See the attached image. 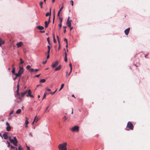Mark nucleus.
<instances>
[{"instance_id":"9","label":"nucleus","mask_w":150,"mask_h":150,"mask_svg":"<svg viewBox=\"0 0 150 150\" xmlns=\"http://www.w3.org/2000/svg\"><path fill=\"white\" fill-rule=\"evenodd\" d=\"M71 20H70V21H67V26L69 27H70L71 26Z\"/></svg>"},{"instance_id":"29","label":"nucleus","mask_w":150,"mask_h":150,"mask_svg":"<svg viewBox=\"0 0 150 150\" xmlns=\"http://www.w3.org/2000/svg\"><path fill=\"white\" fill-rule=\"evenodd\" d=\"M57 90V89H56L54 91H53V92H50V93L51 94V95H53V94H54L56 92Z\"/></svg>"},{"instance_id":"8","label":"nucleus","mask_w":150,"mask_h":150,"mask_svg":"<svg viewBox=\"0 0 150 150\" xmlns=\"http://www.w3.org/2000/svg\"><path fill=\"white\" fill-rule=\"evenodd\" d=\"M3 137H4V139H7L8 138V137L7 134L6 133H4L3 134Z\"/></svg>"},{"instance_id":"13","label":"nucleus","mask_w":150,"mask_h":150,"mask_svg":"<svg viewBox=\"0 0 150 150\" xmlns=\"http://www.w3.org/2000/svg\"><path fill=\"white\" fill-rule=\"evenodd\" d=\"M37 28L39 30H42L44 29V27L41 26H38L37 27Z\"/></svg>"},{"instance_id":"57","label":"nucleus","mask_w":150,"mask_h":150,"mask_svg":"<svg viewBox=\"0 0 150 150\" xmlns=\"http://www.w3.org/2000/svg\"><path fill=\"white\" fill-rule=\"evenodd\" d=\"M29 134L30 135V136L31 137H33V134H32V133H31V132L30 133H29Z\"/></svg>"},{"instance_id":"45","label":"nucleus","mask_w":150,"mask_h":150,"mask_svg":"<svg viewBox=\"0 0 150 150\" xmlns=\"http://www.w3.org/2000/svg\"><path fill=\"white\" fill-rule=\"evenodd\" d=\"M64 41L66 42V43L67 44V39L66 38H65L64 39Z\"/></svg>"},{"instance_id":"16","label":"nucleus","mask_w":150,"mask_h":150,"mask_svg":"<svg viewBox=\"0 0 150 150\" xmlns=\"http://www.w3.org/2000/svg\"><path fill=\"white\" fill-rule=\"evenodd\" d=\"M61 68V66L59 65L58 67H57L56 68H55V71H57L58 70H59Z\"/></svg>"},{"instance_id":"44","label":"nucleus","mask_w":150,"mask_h":150,"mask_svg":"<svg viewBox=\"0 0 150 150\" xmlns=\"http://www.w3.org/2000/svg\"><path fill=\"white\" fill-rule=\"evenodd\" d=\"M70 2L71 3V5L72 6L73 5V1L72 0H71Z\"/></svg>"},{"instance_id":"30","label":"nucleus","mask_w":150,"mask_h":150,"mask_svg":"<svg viewBox=\"0 0 150 150\" xmlns=\"http://www.w3.org/2000/svg\"><path fill=\"white\" fill-rule=\"evenodd\" d=\"M22 148L21 147V145H19L18 147V150H22Z\"/></svg>"},{"instance_id":"51","label":"nucleus","mask_w":150,"mask_h":150,"mask_svg":"<svg viewBox=\"0 0 150 150\" xmlns=\"http://www.w3.org/2000/svg\"><path fill=\"white\" fill-rule=\"evenodd\" d=\"M53 41L54 43H56V40L55 39V38H53Z\"/></svg>"},{"instance_id":"33","label":"nucleus","mask_w":150,"mask_h":150,"mask_svg":"<svg viewBox=\"0 0 150 150\" xmlns=\"http://www.w3.org/2000/svg\"><path fill=\"white\" fill-rule=\"evenodd\" d=\"M20 94L19 92H16V97L18 96H19L20 95Z\"/></svg>"},{"instance_id":"18","label":"nucleus","mask_w":150,"mask_h":150,"mask_svg":"<svg viewBox=\"0 0 150 150\" xmlns=\"http://www.w3.org/2000/svg\"><path fill=\"white\" fill-rule=\"evenodd\" d=\"M21 112V109H19L16 111V113L17 114H20Z\"/></svg>"},{"instance_id":"12","label":"nucleus","mask_w":150,"mask_h":150,"mask_svg":"<svg viewBox=\"0 0 150 150\" xmlns=\"http://www.w3.org/2000/svg\"><path fill=\"white\" fill-rule=\"evenodd\" d=\"M22 42H19L17 44V46L18 47H20L22 45Z\"/></svg>"},{"instance_id":"46","label":"nucleus","mask_w":150,"mask_h":150,"mask_svg":"<svg viewBox=\"0 0 150 150\" xmlns=\"http://www.w3.org/2000/svg\"><path fill=\"white\" fill-rule=\"evenodd\" d=\"M59 28H60H60H61V27H62V24H61V23H60L59 24Z\"/></svg>"},{"instance_id":"55","label":"nucleus","mask_w":150,"mask_h":150,"mask_svg":"<svg viewBox=\"0 0 150 150\" xmlns=\"http://www.w3.org/2000/svg\"><path fill=\"white\" fill-rule=\"evenodd\" d=\"M69 18H70V17L69 16V17H68V18L67 19V21H70Z\"/></svg>"},{"instance_id":"43","label":"nucleus","mask_w":150,"mask_h":150,"mask_svg":"<svg viewBox=\"0 0 150 150\" xmlns=\"http://www.w3.org/2000/svg\"><path fill=\"white\" fill-rule=\"evenodd\" d=\"M64 61L65 62H67V57H64Z\"/></svg>"},{"instance_id":"58","label":"nucleus","mask_w":150,"mask_h":150,"mask_svg":"<svg viewBox=\"0 0 150 150\" xmlns=\"http://www.w3.org/2000/svg\"><path fill=\"white\" fill-rule=\"evenodd\" d=\"M47 62V60H46L45 61L43 62V64H45Z\"/></svg>"},{"instance_id":"32","label":"nucleus","mask_w":150,"mask_h":150,"mask_svg":"<svg viewBox=\"0 0 150 150\" xmlns=\"http://www.w3.org/2000/svg\"><path fill=\"white\" fill-rule=\"evenodd\" d=\"M6 143H7V144H8V147H9L10 146V143L9 142H8V141H6Z\"/></svg>"},{"instance_id":"10","label":"nucleus","mask_w":150,"mask_h":150,"mask_svg":"<svg viewBox=\"0 0 150 150\" xmlns=\"http://www.w3.org/2000/svg\"><path fill=\"white\" fill-rule=\"evenodd\" d=\"M27 93V90L25 91L24 92L21 93V96L22 97H23L24 95Z\"/></svg>"},{"instance_id":"31","label":"nucleus","mask_w":150,"mask_h":150,"mask_svg":"<svg viewBox=\"0 0 150 150\" xmlns=\"http://www.w3.org/2000/svg\"><path fill=\"white\" fill-rule=\"evenodd\" d=\"M43 4V2L42 1H41L40 3V6L41 8H42V5Z\"/></svg>"},{"instance_id":"49","label":"nucleus","mask_w":150,"mask_h":150,"mask_svg":"<svg viewBox=\"0 0 150 150\" xmlns=\"http://www.w3.org/2000/svg\"><path fill=\"white\" fill-rule=\"evenodd\" d=\"M65 54V57H67V54L66 52H65L64 53Z\"/></svg>"},{"instance_id":"62","label":"nucleus","mask_w":150,"mask_h":150,"mask_svg":"<svg viewBox=\"0 0 150 150\" xmlns=\"http://www.w3.org/2000/svg\"><path fill=\"white\" fill-rule=\"evenodd\" d=\"M40 75V74L37 75L35 76L37 77H38Z\"/></svg>"},{"instance_id":"54","label":"nucleus","mask_w":150,"mask_h":150,"mask_svg":"<svg viewBox=\"0 0 150 150\" xmlns=\"http://www.w3.org/2000/svg\"><path fill=\"white\" fill-rule=\"evenodd\" d=\"M49 105L46 108V110H45V112L47 110L48 108H49Z\"/></svg>"},{"instance_id":"52","label":"nucleus","mask_w":150,"mask_h":150,"mask_svg":"<svg viewBox=\"0 0 150 150\" xmlns=\"http://www.w3.org/2000/svg\"><path fill=\"white\" fill-rule=\"evenodd\" d=\"M39 119L37 117V118L36 119V122H37L39 120Z\"/></svg>"},{"instance_id":"64","label":"nucleus","mask_w":150,"mask_h":150,"mask_svg":"<svg viewBox=\"0 0 150 150\" xmlns=\"http://www.w3.org/2000/svg\"><path fill=\"white\" fill-rule=\"evenodd\" d=\"M70 28V30H71L73 28V27L71 26L69 27Z\"/></svg>"},{"instance_id":"60","label":"nucleus","mask_w":150,"mask_h":150,"mask_svg":"<svg viewBox=\"0 0 150 150\" xmlns=\"http://www.w3.org/2000/svg\"><path fill=\"white\" fill-rule=\"evenodd\" d=\"M39 70V69H34V71H38Z\"/></svg>"},{"instance_id":"26","label":"nucleus","mask_w":150,"mask_h":150,"mask_svg":"<svg viewBox=\"0 0 150 150\" xmlns=\"http://www.w3.org/2000/svg\"><path fill=\"white\" fill-rule=\"evenodd\" d=\"M29 70L31 73H33L34 72V69H29Z\"/></svg>"},{"instance_id":"21","label":"nucleus","mask_w":150,"mask_h":150,"mask_svg":"<svg viewBox=\"0 0 150 150\" xmlns=\"http://www.w3.org/2000/svg\"><path fill=\"white\" fill-rule=\"evenodd\" d=\"M15 69L14 67L13 68V69L12 70V73L13 74H15Z\"/></svg>"},{"instance_id":"59","label":"nucleus","mask_w":150,"mask_h":150,"mask_svg":"<svg viewBox=\"0 0 150 150\" xmlns=\"http://www.w3.org/2000/svg\"><path fill=\"white\" fill-rule=\"evenodd\" d=\"M60 12H59V11L58 12V14H57V16H59Z\"/></svg>"},{"instance_id":"24","label":"nucleus","mask_w":150,"mask_h":150,"mask_svg":"<svg viewBox=\"0 0 150 150\" xmlns=\"http://www.w3.org/2000/svg\"><path fill=\"white\" fill-rule=\"evenodd\" d=\"M14 74L16 75V77L21 75L18 72V73H15Z\"/></svg>"},{"instance_id":"11","label":"nucleus","mask_w":150,"mask_h":150,"mask_svg":"<svg viewBox=\"0 0 150 150\" xmlns=\"http://www.w3.org/2000/svg\"><path fill=\"white\" fill-rule=\"evenodd\" d=\"M27 92L28 93V94L27 95V96L28 97L30 95V94L32 92L30 89L28 90L27 91Z\"/></svg>"},{"instance_id":"56","label":"nucleus","mask_w":150,"mask_h":150,"mask_svg":"<svg viewBox=\"0 0 150 150\" xmlns=\"http://www.w3.org/2000/svg\"><path fill=\"white\" fill-rule=\"evenodd\" d=\"M27 149L28 150H30V148L29 146H27Z\"/></svg>"},{"instance_id":"50","label":"nucleus","mask_w":150,"mask_h":150,"mask_svg":"<svg viewBox=\"0 0 150 150\" xmlns=\"http://www.w3.org/2000/svg\"><path fill=\"white\" fill-rule=\"evenodd\" d=\"M64 119L65 120H64V121H65V120H66L67 119V117H66V116H64Z\"/></svg>"},{"instance_id":"48","label":"nucleus","mask_w":150,"mask_h":150,"mask_svg":"<svg viewBox=\"0 0 150 150\" xmlns=\"http://www.w3.org/2000/svg\"><path fill=\"white\" fill-rule=\"evenodd\" d=\"M13 110L10 113V115H12L13 113Z\"/></svg>"},{"instance_id":"23","label":"nucleus","mask_w":150,"mask_h":150,"mask_svg":"<svg viewBox=\"0 0 150 150\" xmlns=\"http://www.w3.org/2000/svg\"><path fill=\"white\" fill-rule=\"evenodd\" d=\"M47 47H48V51L47 52V53H50V46L49 45H48L47 46Z\"/></svg>"},{"instance_id":"47","label":"nucleus","mask_w":150,"mask_h":150,"mask_svg":"<svg viewBox=\"0 0 150 150\" xmlns=\"http://www.w3.org/2000/svg\"><path fill=\"white\" fill-rule=\"evenodd\" d=\"M50 17L49 18L47 22H48L49 23H50Z\"/></svg>"},{"instance_id":"41","label":"nucleus","mask_w":150,"mask_h":150,"mask_svg":"<svg viewBox=\"0 0 150 150\" xmlns=\"http://www.w3.org/2000/svg\"><path fill=\"white\" fill-rule=\"evenodd\" d=\"M47 54H48V55H47V59H48L50 57V53H47Z\"/></svg>"},{"instance_id":"27","label":"nucleus","mask_w":150,"mask_h":150,"mask_svg":"<svg viewBox=\"0 0 150 150\" xmlns=\"http://www.w3.org/2000/svg\"><path fill=\"white\" fill-rule=\"evenodd\" d=\"M20 63L21 64H22L23 63L24 61L22 60V58H21L20 59Z\"/></svg>"},{"instance_id":"42","label":"nucleus","mask_w":150,"mask_h":150,"mask_svg":"<svg viewBox=\"0 0 150 150\" xmlns=\"http://www.w3.org/2000/svg\"><path fill=\"white\" fill-rule=\"evenodd\" d=\"M36 118H37V116H35V118L34 119V120H33V122H36Z\"/></svg>"},{"instance_id":"1","label":"nucleus","mask_w":150,"mask_h":150,"mask_svg":"<svg viewBox=\"0 0 150 150\" xmlns=\"http://www.w3.org/2000/svg\"><path fill=\"white\" fill-rule=\"evenodd\" d=\"M67 143L64 142L59 144L58 148L59 150H67Z\"/></svg>"},{"instance_id":"17","label":"nucleus","mask_w":150,"mask_h":150,"mask_svg":"<svg viewBox=\"0 0 150 150\" xmlns=\"http://www.w3.org/2000/svg\"><path fill=\"white\" fill-rule=\"evenodd\" d=\"M6 129V130L7 131H9L11 129V127L10 126H7Z\"/></svg>"},{"instance_id":"7","label":"nucleus","mask_w":150,"mask_h":150,"mask_svg":"<svg viewBox=\"0 0 150 150\" xmlns=\"http://www.w3.org/2000/svg\"><path fill=\"white\" fill-rule=\"evenodd\" d=\"M130 28H127L125 29L124 31L126 35H127L129 32L130 30Z\"/></svg>"},{"instance_id":"20","label":"nucleus","mask_w":150,"mask_h":150,"mask_svg":"<svg viewBox=\"0 0 150 150\" xmlns=\"http://www.w3.org/2000/svg\"><path fill=\"white\" fill-rule=\"evenodd\" d=\"M51 13H49V12H47V13L46 14H45V16H49L50 17V16H51Z\"/></svg>"},{"instance_id":"34","label":"nucleus","mask_w":150,"mask_h":150,"mask_svg":"<svg viewBox=\"0 0 150 150\" xmlns=\"http://www.w3.org/2000/svg\"><path fill=\"white\" fill-rule=\"evenodd\" d=\"M57 39L58 40V41L59 42V45L60 44V42H59V36L58 35H57Z\"/></svg>"},{"instance_id":"14","label":"nucleus","mask_w":150,"mask_h":150,"mask_svg":"<svg viewBox=\"0 0 150 150\" xmlns=\"http://www.w3.org/2000/svg\"><path fill=\"white\" fill-rule=\"evenodd\" d=\"M45 28H47L48 27V25L49 24V23L48 22H47L46 21H45Z\"/></svg>"},{"instance_id":"3","label":"nucleus","mask_w":150,"mask_h":150,"mask_svg":"<svg viewBox=\"0 0 150 150\" xmlns=\"http://www.w3.org/2000/svg\"><path fill=\"white\" fill-rule=\"evenodd\" d=\"M127 126L131 130H132L133 129L134 127L133 125L130 122H128Z\"/></svg>"},{"instance_id":"35","label":"nucleus","mask_w":150,"mask_h":150,"mask_svg":"<svg viewBox=\"0 0 150 150\" xmlns=\"http://www.w3.org/2000/svg\"><path fill=\"white\" fill-rule=\"evenodd\" d=\"M11 148L13 149L14 150H15V147L14 146H13L12 145H11Z\"/></svg>"},{"instance_id":"19","label":"nucleus","mask_w":150,"mask_h":150,"mask_svg":"<svg viewBox=\"0 0 150 150\" xmlns=\"http://www.w3.org/2000/svg\"><path fill=\"white\" fill-rule=\"evenodd\" d=\"M45 79H41L40 80V82L41 83H43L45 81Z\"/></svg>"},{"instance_id":"38","label":"nucleus","mask_w":150,"mask_h":150,"mask_svg":"<svg viewBox=\"0 0 150 150\" xmlns=\"http://www.w3.org/2000/svg\"><path fill=\"white\" fill-rule=\"evenodd\" d=\"M6 125L7 126H10L9 124L8 123V122H7L6 123Z\"/></svg>"},{"instance_id":"28","label":"nucleus","mask_w":150,"mask_h":150,"mask_svg":"<svg viewBox=\"0 0 150 150\" xmlns=\"http://www.w3.org/2000/svg\"><path fill=\"white\" fill-rule=\"evenodd\" d=\"M57 90V89H56L54 91H53V92H50V93L51 94V95H53V94H54L56 92Z\"/></svg>"},{"instance_id":"25","label":"nucleus","mask_w":150,"mask_h":150,"mask_svg":"<svg viewBox=\"0 0 150 150\" xmlns=\"http://www.w3.org/2000/svg\"><path fill=\"white\" fill-rule=\"evenodd\" d=\"M25 119L26 120L25 121V124L26 125H28L29 123L28 121V119L26 117H25Z\"/></svg>"},{"instance_id":"6","label":"nucleus","mask_w":150,"mask_h":150,"mask_svg":"<svg viewBox=\"0 0 150 150\" xmlns=\"http://www.w3.org/2000/svg\"><path fill=\"white\" fill-rule=\"evenodd\" d=\"M58 61H56L54 63L52 64L51 66L53 68H54L58 65Z\"/></svg>"},{"instance_id":"2","label":"nucleus","mask_w":150,"mask_h":150,"mask_svg":"<svg viewBox=\"0 0 150 150\" xmlns=\"http://www.w3.org/2000/svg\"><path fill=\"white\" fill-rule=\"evenodd\" d=\"M79 127L78 126H75L70 129L73 132H78L79 131Z\"/></svg>"},{"instance_id":"40","label":"nucleus","mask_w":150,"mask_h":150,"mask_svg":"<svg viewBox=\"0 0 150 150\" xmlns=\"http://www.w3.org/2000/svg\"><path fill=\"white\" fill-rule=\"evenodd\" d=\"M13 139H13L14 140V141H17L16 137H13Z\"/></svg>"},{"instance_id":"5","label":"nucleus","mask_w":150,"mask_h":150,"mask_svg":"<svg viewBox=\"0 0 150 150\" xmlns=\"http://www.w3.org/2000/svg\"><path fill=\"white\" fill-rule=\"evenodd\" d=\"M19 69L18 72L21 75V74L23 73V68L21 67H19Z\"/></svg>"},{"instance_id":"37","label":"nucleus","mask_w":150,"mask_h":150,"mask_svg":"<svg viewBox=\"0 0 150 150\" xmlns=\"http://www.w3.org/2000/svg\"><path fill=\"white\" fill-rule=\"evenodd\" d=\"M63 6H62L59 9V12H61L62 11V9H63Z\"/></svg>"},{"instance_id":"39","label":"nucleus","mask_w":150,"mask_h":150,"mask_svg":"<svg viewBox=\"0 0 150 150\" xmlns=\"http://www.w3.org/2000/svg\"><path fill=\"white\" fill-rule=\"evenodd\" d=\"M46 94L45 93L43 95V98L42 99V100H43L44 99V98L46 97Z\"/></svg>"},{"instance_id":"63","label":"nucleus","mask_w":150,"mask_h":150,"mask_svg":"<svg viewBox=\"0 0 150 150\" xmlns=\"http://www.w3.org/2000/svg\"><path fill=\"white\" fill-rule=\"evenodd\" d=\"M46 89L48 91H51L50 89H49V88H46Z\"/></svg>"},{"instance_id":"4","label":"nucleus","mask_w":150,"mask_h":150,"mask_svg":"<svg viewBox=\"0 0 150 150\" xmlns=\"http://www.w3.org/2000/svg\"><path fill=\"white\" fill-rule=\"evenodd\" d=\"M9 139L11 142L13 143L15 146H17V141H14L13 139H11V137H9Z\"/></svg>"},{"instance_id":"53","label":"nucleus","mask_w":150,"mask_h":150,"mask_svg":"<svg viewBox=\"0 0 150 150\" xmlns=\"http://www.w3.org/2000/svg\"><path fill=\"white\" fill-rule=\"evenodd\" d=\"M49 38H47V40L48 42V43H49Z\"/></svg>"},{"instance_id":"61","label":"nucleus","mask_w":150,"mask_h":150,"mask_svg":"<svg viewBox=\"0 0 150 150\" xmlns=\"http://www.w3.org/2000/svg\"><path fill=\"white\" fill-rule=\"evenodd\" d=\"M19 88H17L16 92H19Z\"/></svg>"},{"instance_id":"22","label":"nucleus","mask_w":150,"mask_h":150,"mask_svg":"<svg viewBox=\"0 0 150 150\" xmlns=\"http://www.w3.org/2000/svg\"><path fill=\"white\" fill-rule=\"evenodd\" d=\"M64 85V84H62L61 87L59 90V91H60L63 88Z\"/></svg>"},{"instance_id":"36","label":"nucleus","mask_w":150,"mask_h":150,"mask_svg":"<svg viewBox=\"0 0 150 150\" xmlns=\"http://www.w3.org/2000/svg\"><path fill=\"white\" fill-rule=\"evenodd\" d=\"M30 66L29 65H27V66L26 67V68L29 70V69H30Z\"/></svg>"},{"instance_id":"15","label":"nucleus","mask_w":150,"mask_h":150,"mask_svg":"<svg viewBox=\"0 0 150 150\" xmlns=\"http://www.w3.org/2000/svg\"><path fill=\"white\" fill-rule=\"evenodd\" d=\"M69 67H70L71 71H70L69 73L68 74V75H69L70 74V73H71V72L72 71V64H71V63L69 64Z\"/></svg>"}]
</instances>
